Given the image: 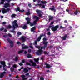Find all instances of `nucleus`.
<instances>
[{
	"label": "nucleus",
	"instance_id": "nucleus-47",
	"mask_svg": "<svg viewBox=\"0 0 80 80\" xmlns=\"http://www.w3.org/2000/svg\"><path fill=\"white\" fill-rule=\"evenodd\" d=\"M60 28L61 29H63V28H65L62 27V26H60Z\"/></svg>",
	"mask_w": 80,
	"mask_h": 80
},
{
	"label": "nucleus",
	"instance_id": "nucleus-35",
	"mask_svg": "<svg viewBox=\"0 0 80 80\" xmlns=\"http://www.w3.org/2000/svg\"><path fill=\"white\" fill-rule=\"evenodd\" d=\"M44 49V48H43L42 47H41V49H40V52H43V51L42 50V49Z\"/></svg>",
	"mask_w": 80,
	"mask_h": 80
},
{
	"label": "nucleus",
	"instance_id": "nucleus-54",
	"mask_svg": "<svg viewBox=\"0 0 80 80\" xmlns=\"http://www.w3.org/2000/svg\"><path fill=\"white\" fill-rule=\"evenodd\" d=\"M3 29H4V28H1L0 29V30L1 31H2V30H3Z\"/></svg>",
	"mask_w": 80,
	"mask_h": 80
},
{
	"label": "nucleus",
	"instance_id": "nucleus-62",
	"mask_svg": "<svg viewBox=\"0 0 80 80\" xmlns=\"http://www.w3.org/2000/svg\"><path fill=\"white\" fill-rule=\"evenodd\" d=\"M69 11H70V10H69L66 9V12H68Z\"/></svg>",
	"mask_w": 80,
	"mask_h": 80
},
{
	"label": "nucleus",
	"instance_id": "nucleus-22",
	"mask_svg": "<svg viewBox=\"0 0 80 80\" xmlns=\"http://www.w3.org/2000/svg\"><path fill=\"white\" fill-rule=\"evenodd\" d=\"M40 58H38V59H34V60L35 61V62H36V63H38V61L39 60Z\"/></svg>",
	"mask_w": 80,
	"mask_h": 80
},
{
	"label": "nucleus",
	"instance_id": "nucleus-38",
	"mask_svg": "<svg viewBox=\"0 0 80 80\" xmlns=\"http://www.w3.org/2000/svg\"><path fill=\"white\" fill-rule=\"evenodd\" d=\"M18 60V56H16L15 57V62H17V61Z\"/></svg>",
	"mask_w": 80,
	"mask_h": 80
},
{
	"label": "nucleus",
	"instance_id": "nucleus-26",
	"mask_svg": "<svg viewBox=\"0 0 80 80\" xmlns=\"http://www.w3.org/2000/svg\"><path fill=\"white\" fill-rule=\"evenodd\" d=\"M32 56L30 54H28L27 57L28 58H32Z\"/></svg>",
	"mask_w": 80,
	"mask_h": 80
},
{
	"label": "nucleus",
	"instance_id": "nucleus-63",
	"mask_svg": "<svg viewBox=\"0 0 80 80\" xmlns=\"http://www.w3.org/2000/svg\"><path fill=\"white\" fill-rule=\"evenodd\" d=\"M11 6H13V5H14V4L13 3H12L11 4Z\"/></svg>",
	"mask_w": 80,
	"mask_h": 80
},
{
	"label": "nucleus",
	"instance_id": "nucleus-17",
	"mask_svg": "<svg viewBox=\"0 0 80 80\" xmlns=\"http://www.w3.org/2000/svg\"><path fill=\"white\" fill-rule=\"evenodd\" d=\"M25 44H22V46L23 47L22 49H27L28 48V46H24Z\"/></svg>",
	"mask_w": 80,
	"mask_h": 80
},
{
	"label": "nucleus",
	"instance_id": "nucleus-29",
	"mask_svg": "<svg viewBox=\"0 0 80 80\" xmlns=\"http://www.w3.org/2000/svg\"><path fill=\"white\" fill-rule=\"evenodd\" d=\"M22 35V33H21L20 32H18L17 33V36L18 37H19V35Z\"/></svg>",
	"mask_w": 80,
	"mask_h": 80
},
{
	"label": "nucleus",
	"instance_id": "nucleus-21",
	"mask_svg": "<svg viewBox=\"0 0 80 80\" xmlns=\"http://www.w3.org/2000/svg\"><path fill=\"white\" fill-rule=\"evenodd\" d=\"M29 11L30 9H28V12H26V15H30V13Z\"/></svg>",
	"mask_w": 80,
	"mask_h": 80
},
{
	"label": "nucleus",
	"instance_id": "nucleus-8",
	"mask_svg": "<svg viewBox=\"0 0 80 80\" xmlns=\"http://www.w3.org/2000/svg\"><path fill=\"white\" fill-rule=\"evenodd\" d=\"M49 10H50L52 11H54L55 13L56 12V9L55 8V6H52V8H49Z\"/></svg>",
	"mask_w": 80,
	"mask_h": 80
},
{
	"label": "nucleus",
	"instance_id": "nucleus-61",
	"mask_svg": "<svg viewBox=\"0 0 80 80\" xmlns=\"http://www.w3.org/2000/svg\"><path fill=\"white\" fill-rule=\"evenodd\" d=\"M2 24L3 25H5V24H6V22H4L2 23Z\"/></svg>",
	"mask_w": 80,
	"mask_h": 80
},
{
	"label": "nucleus",
	"instance_id": "nucleus-42",
	"mask_svg": "<svg viewBox=\"0 0 80 80\" xmlns=\"http://www.w3.org/2000/svg\"><path fill=\"white\" fill-rule=\"evenodd\" d=\"M74 14L75 15H77V14H78V12H77V11H76L74 12Z\"/></svg>",
	"mask_w": 80,
	"mask_h": 80
},
{
	"label": "nucleus",
	"instance_id": "nucleus-40",
	"mask_svg": "<svg viewBox=\"0 0 80 80\" xmlns=\"http://www.w3.org/2000/svg\"><path fill=\"white\" fill-rule=\"evenodd\" d=\"M10 70L11 72H13L14 70V68H10Z\"/></svg>",
	"mask_w": 80,
	"mask_h": 80
},
{
	"label": "nucleus",
	"instance_id": "nucleus-64",
	"mask_svg": "<svg viewBox=\"0 0 80 80\" xmlns=\"http://www.w3.org/2000/svg\"><path fill=\"white\" fill-rule=\"evenodd\" d=\"M17 44H20V42H17Z\"/></svg>",
	"mask_w": 80,
	"mask_h": 80
},
{
	"label": "nucleus",
	"instance_id": "nucleus-25",
	"mask_svg": "<svg viewBox=\"0 0 80 80\" xmlns=\"http://www.w3.org/2000/svg\"><path fill=\"white\" fill-rule=\"evenodd\" d=\"M35 30V28L33 27L31 29V32H34Z\"/></svg>",
	"mask_w": 80,
	"mask_h": 80
},
{
	"label": "nucleus",
	"instance_id": "nucleus-48",
	"mask_svg": "<svg viewBox=\"0 0 80 80\" xmlns=\"http://www.w3.org/2000/svg\"><path fill=\"white\" fill-rule=\"evenodd\" d=\"M46 30L47 31H50V28H48L46 29Z\"/></svg>",
	"mask_w": 80,
	"mask_h": 80
},
{
	"label": "nucleus",
	"instance_id": "nucleus-10",
	"mask_svg": "<svg viewBox=\"0 0 80 80\" xmlns=\"http://www.w3.org/2000/svg\"><path fill=\"white\" fill-rule=\"evenodd\" d=\"M16 12H18V11H19L20 12H22V13H23V12L25 11V10H24L23 9L20 10V8H17V9H16Z\"/></svg>",
	"mask_w": 80,
	"mask_h": 80
},
{
	"label": "nucleus",
	"instance_id": "nucleus-2",
	"mask_svg": "<svg viewBox=\"0 0 80 80\" xmlns=\"http://www.w3.org/2000/svg\"><path fill=\"white\" fill-rule=\"evenodd\" d=\"M17 22V21L15 20L12 23V28L14 30L15 29L16 27L18 28V27Z\"/></svg>",
	"mask_w": 80,
	"mask_h": 80
},
{
	"label": "nucleus",
	"instance_id": "nucleus-24",
	"mask_svg": "<svg viewBox=\"0 0 80 80\" xmlns=\"http://www.w3.org/2000/svg\"><path fill=\"white\" fill-rule=\"evenodd\" d=\"M53 17L51 16H49V21H51V20H52V19H53Z\"/></svg>",
	"mask_w": 80,
	"mask_h": 80
},
{
	"label": "nucleus",
	"instance_id": "nucleus-28",
	"mask_svg": "<svg viewBox=\"0 0 80 80\" xmlns=\"http://www.w3.org/2000/svg\"><path fill=\"white\" fill-rule=\"evenodd\" d=\"M24 72H28V70L27 69V68H25L24 69Z\"/></svg>",
	"mask_w": 80,
	"mask_h": 80
},
{
	"label": "nucleus",
	"instance_id": "nucleus-20",
	"mask_svg": "<svg viewBox=\"0 0 80 80\" xmlns=\"http://www.w3.org/2000/svg\"><path fill=\"white\" fill-rule=\"evenodd\" d=\"M26 39V38L25 37H22L21 38V40H22V42H25Z\"/></svg>",
	"mask_w": 80,
	"mask_h": 80
},
{
	"label": "nucleus",
	"instance_id": "nucleus-9",
	"mask_svg": "<svg viewBox=\"0 0 80 80\" xmlns=\"http://www.w3.org/2000/svg\"><path fill=\"white\" fill-rule=\"evenodd\" d=\"M28 62H31V63H32V65L33 67H35V66H36V63L33 62L32 60L29 59V60H28Z\"/></svg>",
	"mask_w": 80,
	"mask_h": 80
},
{
	"label": "nucleus",
	"instance_id": "nucleus-4",
	"mask_svg": "<svg viewBox=\"0 0 80 80\" xmlns=\"http://www.w3.org/2000/svg\"><path fill=\"white\" fill-rule=\"evenodd\" d=\"M29 75V73H27L26 74V76H25V75H22L21 76V77L22 78V80H27V78H28V77H27V76Z\"/></svg>",
	"mask_w": 80,
	"mask_h": 80
},
{
	"label": "nucleus",
	"instance_id": "nucleus-59",
	"mask_svg": "<svg viewBox=\"0 0 80 80\" xmlns=\"http://www.w3.org/2000/svg\"><path fill=\"white\" fill-rule=\"evenodd\" d=\"M12 32H13V33H14V34H15L16 33V32H15L14 31H13Z\"/></svg>",
	"mask_w": 80,
	"mask_h": 80
},
{
	"label": "nucleus",
	"instance_id": "nucleus-18",
	"mask_svg": "<svg viewBox=\"0 0 80 80\" xmlns=\"http://www.w3.org/2000/svg\"><path fill=\"white\" fill-rule=\"evenodd\" d=\"M36 12L39 15V17H40V10L38 9H37L36 10Z\"/></svg>",
	"mask_w": 80,
	"mask_h": 80
},
{
	"label": "nucleus",
	"instance_id": "nucleus-7",
	"mask_svg": "<svg viewBox=\"0 0 80 80\" xmlns=\"http://www.w3.org/2000/svg\"><path fill=\"white\" fill-rule=\"evenodd\" d=\"M35 47L39 49V50L36 52V53L38 55H39L40 54V47L37 46H35Z\"/></svg>",
	"mask_w": 80,
	"mask_h": 80
},
{
	"label": "nucleus",
	"instance_id": "nucleus-5",
	"mask_svg": "<svg viewBox=\"0 0 80 80\" xmlns=\"http://www.w3.org/2000/svg\"><path fill=\"white\" fill-rule=\"evenodd\" d=\"M59 28L58 25H56L55 26L51 28V30L53 32H55L57 31V29Z\"/></svg>",
	"mask_w": 80,
	"mask_h": 80
},
{
	"label": "nucleus",
	"instance_id": "nucleus-46",
	"mask_svg": "<svg viewBox=\"0 0 80 80\" xmlns=\"http://www.w3.org/2000/svg\"><path fill=\"white\" fill-rule=\"evenodd\" d=\"M8 35L9 36V37H12V35L10 34H8Z\"/></svg>",
	"mask_w": 80,
	"mask_h": 80
},
{
	"label": "nucleus",
	"instance_id": "nucleus-34",
	"mask_svg": "<svg viewBox=\"0 0 80 80\" xmlns=\"http://www.w3.org/2000/svg\"><path fill=\"white\" fill-rule=\"evenodd\" d=\"M12 27V26H10V25H9L8 27H6V28L8 29V28H10Z\"/></svg>",
	"mask_w": 80,
	"mask_h": 80
},
{
	"label": "nucleus",
	"instance_id": "nucleus-39",
	"mask_svg": "<svg viewBox=\"0 0 80 80\" xmlns=\"http://www.w3.org/2000/svg\"><path fill=\"white\" fill-rule=\"evenodd\" d=\"M43 41H47V38H43Z\"/></svg>",
	"mask_w": 80,
	"mask_h": 80
},
{
	"label": "nucleus",
	"instance_id": "nucleus-37",
	"mask_svg": "<svg viewBox=\"0 0 80 80\" xmlns=\"http://www.w3.org/2000/svg\"><path fill=\"white\" fill-rule=\"evenodd\" d=\"M43 53L45 55H48V53L47 51H44Z\"/></svg>",
	"mask_w": 80,
	"mask_h": 80
},
{
	"label": "nucleus",
	"instance_id": "nucleus-51",
	"mask_svg": "<svg viewBox=\"0 0 80 80\" xmlns=\"http://www.w3.org/2000/svg\"><path fill=\"white\" fill-rule=\"evenodd\" d=\"M64 22L65 23H68L67 21V20H65Z\"/></svg>",
	"mask_w": 80,
	"mask_h": 80
},
{
	"label": "nucleus",
	"instance_id": "nucleus-12",
	"mask_svg": "<svg viewBox=\"0 0 80 80\" xmlns=\"http://www.w3.org/2000/svg\"><path fill=\"white\" fill-rule=\"evenodd\" d=\"M8 42L10 43L11 47H13V42L10 41V39H8Z\"/></svg>",
	"mask_w": 80,
	"mask_h": 80
},
{
	"label": "nucleus",
	"instance_id": "nucleus-3",
	"mask_svg": "<svg viewBox=\"0 0 80 80\" xmlns=\"http://www.w3.org/2000/svg\"><path fill=\"white\" fill-rule=\"evenodd\" d=\"M41 43H42V44L44 45V46H42V47L44 48V49H45V48H47V45H48V42L43 41L42 42H41Z\"/></svg>",
	"mask_w": 80,
	"mask_h": 80
},
{
	"label": "nucleus",
	"instance_id": "nucleus-56",
	"mask_svg": "<svg viewBox=\"0 0 80 80\" xmlns=\"http://www.w3.org/2000/svg\"><path fill=\"white\" fill-rule=\"evenodd\" d=\"M49 48H53V46H51L49 47Z\"/></svg>",
	"mask_w": 80,
	"mask_h": 80
},
{
	"label": "nucleus",
	"instance_id": "nucleus-57",
	"mask_svg": "<svg viewBox=\"0 0 80 80\" xmlns=\"http://www.w3.org/2000/svg\"><path fill=\"white\" fill-rule=\"evenodd\" d=\"M44 59V58H43V57L41 58V60H43Z\"/></svg>",
	"mask_w": 80,
	"mask_h": 80
},
{
	"label": "nucleus",
	"instance_id": "nucleus-30",
	"mask_svg": "<svg viewBox=\"0 0 80 80\" xmlns=\"http://www.w3.org/2000/svg\"><path fill=\"white\" fill-rule=\"evenodd\" d=\"M27 26H26V25H24L23 27V29L25 30V29H27Z\"/></svg>",
	"mask_w": 80,
	"mask_h": 80
},
{
	"label": "nucleus",
	"instance_id": "nucleus-11",
	"mask_svg": "<svg viewBox=\"0 0 80 80\" xmlns=\"http://www.w3.org/2000/svg\"><path fill=\"white\" fill-rule=\"evenodd\" d=\"M5 74H6V72H4L3 73H1L0 75V78H3L4 75H5Z\"/></svg>",
	"mask_w": 80,
	"mask_h": 80
},
{
	"label": "nucleus",
	"instance_id": "nucleus-19",
	"mask_svg": "<svg viewBox=\"0 0 80 80\" xmlns=\"http://www.w3.org/2000/svg\"><path fill=\"white\" fill-rule=\"evenodd\" d=\"M40 37H39V38L38 39H37L35 41V45H37V42H40Z\"/></svg>",
	"mask_w": 80,
	"mask_h": 80
},
{
	"label": "nucleus",
	"instance_id": "nucleus-6",
	"mask_svg": "<svg viewBox=\"0 0 80 80\" xmlns=\"http://www.w3.org/2000/svg\"><path fill=\"white\" fill-rule=\"evenodd\" d=\"M10 11V8H8L6 9H5V8H3L2 9V13H7L9 12Z\"/></svg>",
	"mask_w": 80,
	"mask_h": 80
},
{
	"label": "nucleus",
	"instance_id": "nucleus-31",
	"mask_svg": "<svg viewBox=\"0 0 80 80\" xmlns=\"http://www.w3.org/2000/svg\"><path fill=\"white\" fill-rule=\"evenodd\" d=\"M23 52V50L20 51L18 52V54H20V53H22Z\"/></svg>",
	"mask_w": 80,
	"mask_h": 80
},
{
	"label": "nucleus",
	"instance_id": "nucleus-55",
	"mask_svg": "<svg viewBox=\"0 0 80 80\" xmlns=\"http://www.w3.org/2000/svg\"><path fill=\"white\" fill-rule=\"evenodd\" d=\"M30 48H31L33 49V47L32 46H29Z\"/></svg>",
	"mask_w": 80,
	"mask_h": 80
},
{
	"label": "nucleus",
	"instance_id": "nucleus-15",
	"mask_svg": "<svg viewBox=\"0 0 80 80\" xmlns=\"http://www.w3.org/2000/svg\"><path fill=\"white\" fill-rule=\"evenodd\" d=\"M45 65H46V66L44 67L46 68H50L51 67H52V66H50V65H49L47 63H45Z\"/></svg>",
	"mask_w": 80,
	"mask_h": 80
},
{
	"label": "nucleus",
	"instance_id": "nucleus-23",
	"mask_svg": "<svg viewBox=\"0 0 80 80\" xmlns=\"http://www.w3.org/2000/svg\"><path fill=\"white\" fill-rule=\"evenodd\" d=\"M40 2L41 3H43V4H46V3H47V1H41Z\"/></svg>",
	"mask_w": 80,
	"mask_h": 80
},
{
	"label": "nucleus",
	"instance_id": "nucleus-27",
	"mask_svg": "<svg viewBox=\"0 0 80 80\" xmlns=\"http://www.w3.org/2000/svg\"><path fill=\"white\" fill-rule=\"evenodd\" d=\"M5 0H1V2L0 3V4H3L4 3V2H5Z\"/></svg>",
	"mask_w": 80,
	"mask_h": 80
},
{
	"label": "nucleus",
	"instance_id": "nucleus-33",
	"mask_svg": "<svg viewBox=\"0 0 80 80\" xmlns=\"http://www.w3.org/2000/svg\"><path fill=\"white\" fill-rule=\"evenodd\" d=\"M13 67L14 68H17V65L16 64H14L13 65Z\"/></svg>",
	"mask_w": 80,
	"mask_h": 80
},
{
	"label": "nucleus",
	"instance_id": "nucleus-36",
	"mask_svg": "<svg viewBox=\"0 0 80 80\" xmlns=\"http://www.w3.org/2000/svg\"><path fill=\"white\" fill-rule=\"evenodd\" d=\"M47 34L48 35H49L50 36V35H51V32H48Z\"/></svg>",
	"mask_w": 80,
	"mask_h": 80
},
{
	"label": "nucleus",
	"instance_id": "nucleus-14",
	"mask_svg": "<svg viewBox=\"0 0 80 80\" xmlns=\"http://www.w3.org/2000/svg\"><path fill=\"white\" fill-rule=\"evenodd\" d=\"M61 38L62 40H65L67 38V34H65L64 37H62Z\"/></svg>",
	"mask_w": 80,
	"mask_h": 80
},
{
	"label": "nucleus",
	"instance_id": "nucleus-50",
	"mask_svg": "<svg viewBox=\"0 0 80 80\" xmlns=\"http://www.w3.org/2000/svg\"><path fill=\"white\" fill-rule=\"evenodd\" d=\"M52 27H53L52 26H49L48 27V28H52Z\"/></svg>",
	"mask_w": 80,
	"mask_h": 80
},
{
	"label": "nucleus",
	"instance_id": "nucleus-45",
	"mask_svg": "<svg viewBox=\"0 0 80 80\" xmlns=\"http://www.w3.org/2000/svg\"><path fill=\"white\" fill-rule=\"evenodd\" d=\"M53 23H54V21H52L51 22L50 25H53Z\"/></svg>",
	"mask_w": 80,
	"mask_h": 80
},
{
	"label": "nucleus",
	"instance_id": "nucleus-49",
	"mask_svg": "<svg viewBox=\"0 0 80 80\" xmlns=\"http://www.w3.org/2000/svg\"><path fill=\"white\" fill-rule=\"evenodd\" d=\"M28 5L29 7H32V6H31V4H28Z\"/></svg>",
	"mask_w": 80,
	"mask_h": 80
},
{
	"label": "nucleus",
	"instance_id": "nucleus-1",
	"mask_svg": "<svg viewBox=\"0 0 80 80\" xmlns=\"http://www.w3.org/2000/svg\"><path fill=\"white\" fill-rule=\"evenodd\" d=\"M33 19L34 20L33 22V24L31 23L30 22V19L29 18H26V20L27 21V22H26V25H28V24H30V26L32 27L33 25H35V24L37 23V22L38 21L39 18L38 17L34 16H33Z\"/></svg>",
	"mask_w": 80,
	"mask_h": 80
},
{
	"label": "nucleus",
	"instance_id": "nucleus-44",
	"mask_svg": "<svg viewBox=\"0 0 80 80\" xmlns=\"http://www.w3.org/2000/svg\"><path fill=\"white\" fill-rule=\"evenodd\" d=\"M19 65L20 66H22V65H23V64L22 62H20L19 63Z\"/></svg>",
	"mask_w": 80,
	"mask_h": 80
},
{
	"label": "nucleus",
	"instance_id": "nucleus-41",
	"mask_svg": "<svg viewBox=\"0 0 80 80\" xmlns=\"http://www.w3.org/2000/svg\"><path fill=\"white\" fill-rule=\"evenodd\" d=\"M44 78L42 77H40V80H44Z\"/></svg>",
	"mask_w": 80,
	"mask_h": 80
},
{
	"label": "nucleus",
	"instance_id": "nucleus-52",
	"mask_svg": "<svg viewBox=\"0 0 80 80\" xmlns=\"http://www.w3.org/2000/svg\"><path fill=\"white\" fill-rule=\"evenodd\" d=\"M28 52L29 53H30V52H31V49H29L28 50Z\"/></svg>",
	"mask_w": 80,
	"mask_h": 80
},
{
	"label": "nucleus",
	"instance_id": "nucleus-32",
	"mask_svg": "<svg viewBox=\"0 0 80 80\" xmlns=\"http://www.w3.org/2000/svg\"><path fill=\"white\" fill-rule=\"evenodd\" d=\"M16 16V14H13L11 15V17L13 18H14Z\"/></svg>",
	"mask_w": 80,
	"mask_h": 80
},
{
	"label": "nucleus",
	"instance_id": "nucleus-43",
	"mask_svg": "<svg viewBox=\"0 0 80 80\" xmlns=\"http://www.w3.org/2000/svg\"><path fill=\"white\" fill-rule=\"evenodd\" d=\"M42 8H45V5L43 4L42 6Z\"/></svg>",
	"mask_w": 80,
	"mask_h": 80
},
{
	"label": "nucleus",
	"instance_id": "nucleus-58",
	"mask_svg": "<svg viewBox=\"0 0 80 80\" xmlns=\"http://www.w3.org/2000/svg\"><path fill=\"white\" fill-rule=\"evenodd\" d=\"M3 37H4V38H7V36L6 35H4Z\"/></svg>",
	"mask_w": 80,
	"mask_h": 80
},
{
	"label": "nucleus",
	"instance_id": "nucleus-16",
	"mask_svg": "<svg viewBox=\"0 0 80 80\" xmlns=\"http://www.w3.org/2000/svg\"><path fill=\"white\" fill-rule=\"evenodd\" d=\"M10 7V4L8 3H6L4 5V7H5V8H7V7Z\"/></svg>",
	"mask_w": 80,
	"mask_h": 80
},
{
	"label": "nucleus",
	"instance_id": "nucleus-60",
	"mask_svg": "<svg viewBox=\"0 0 80 80\" xmlns=\"http://www.w3.org/2000/svg\"><path fill=\"white\" fill-rule=\"evenodd\" d=\"M22 63H24V62H25V60H22Z\"/></svg>",
	"mask_w": 80,
	"mask_h": 80
},
{
	"label": "nucleus",
	"instance_id": "nucleus-13",
	"mask_svg": "<svg viewBox=\"0 0 80 80\" xmlns=\"http://www.w3.org/2000/svg\"><path fill=\"white\" fill-rule=\"evenodd\" d=\"M0 63L3 66V68H4L6 67V65H5V61H1Z\"/></svg>",
	"mask_w": 80,
	"mask_h": 80
},
{
	"label": "nucleus",
	"instance_id": "nucleus-53",
	"mask_svg": "<svg viewBox=\"0 0 80 80\" xmlns=\"http://www.w3.org/2000/svg\"><path fill=\"white\" fill-rule=\"evenodd\" d=\"M26 65H30V64L29 63H28V62H27Z\"/></svg>",
	"mask_w": 80,
	"mask_h": 80
}]
</instances>
